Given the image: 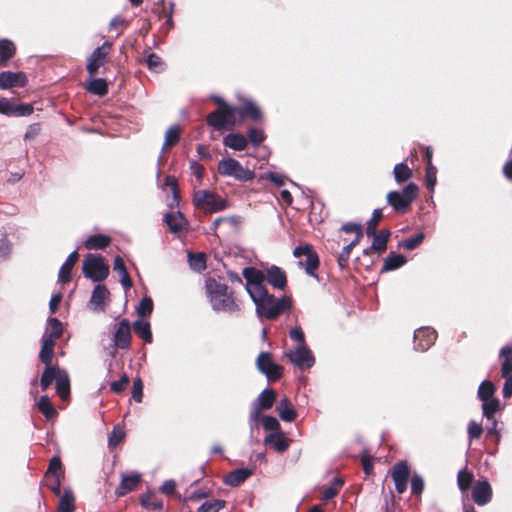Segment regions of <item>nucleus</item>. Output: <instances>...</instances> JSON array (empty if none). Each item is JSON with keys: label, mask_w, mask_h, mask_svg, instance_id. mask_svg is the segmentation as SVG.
Returning <instances> with one entry per match:
<instances>
[{"label": "nucleus", "mask_w": 512, "mask_h": 512, "mask_svg": "<svg viewBox=\"0 0 512 512\" xmlns=\"http://www.w3.org/2000/svg\"><path fill=\"white\" fill-rule=\"evenodd\" d=\"M205 292L214 311L230 314L241 311V302L227 284L209 277L205 281Z\"/></svg>", "instance_id": "nucleus-1"}, {"label": "nucleus", "mask_w": 512, "mask_h": 512, "mask_svg": "<svg viewBox=\"0 0 512 512\" xmlns=\"http://www.w3.org/2000/svg\"><path fill=\"white\" fill-rule=\"evenodd\" d=\"M252 301L256 306L258 317L271 321L278 319L281 315L288 312L292 306L290 297L276 298L268 290L252 298Z\"/></svg>", "instance_id": "nucleus-2"}, {"label": "nucleus", "mask_w": 512, "mask_h": 512, "mask_svg": "<svg viewBox=\"0 0 512 512\" xmlns=\"http://www.w3.org/2000/svg\"><path fill=\"white\" fill-rule=\"evenodd\" d=\"M212 101L217 104V109L209 113L206 117V122L209 126L216 130H222L224 128H233L236 125V119L232 115V106L226 103V101L217 95L212 96Z\"/></svg>", "instance_id": "nucleus-3"}, {"label": "nucleus", "mask_w": 512, "mask_h": 512, "mask_svg": "<svg viewBox=\"0 0 512 512\" xmlns=\"http://www.w3.org/2000/svg\"><path fill=\"white\" fill-rule=\"evenodd\" d=\"M419 188L411 182L407 184L402 192L390 191L387 194V202L392 206L397 213H406L412 204V202L418 197Z\"/></svg>", "instance_id": "nucleus-4"}, {"label": "nucleus", "mask_w": 512, "mask_h": 512, "mask_svg": "<svg viewBox=\"0 0 512 512\" xmlns=\"http://www.w3.org/2000/svg\"><path fill=\"white\" fill-rule=\"evenodd\" d=\"M83 275L94 282H101L109 275V266L101 255L88 254L82 265Z\"/></svg>", "instance_id": "nucleus-5"}, {"label": "nucleus", "mask_w": 512, "mask_h": 512, "mask_svg": "<svg viewBox=\"0 0 512 512\" xmlns=\"http://www.w3.org/2000/svg\"><path fill=\"white\" fill-rule=\"evenodd\" d=\"M293 255L299 259V266L303 267L309 276L318 277L317 271L320 265V259L311 244L306 243L295 247Z\"/></svg>", "instance_id": "nucleus-6"}, {"label": "nucleus", "mask_w": 512, "mask_h": 512, "mask_svg": "<svg viewBox=\"0 0 512 512\" xmlns=\"http://www.w3.org/2000/svg\"><path fill=\"white\" fill-rule=\"evenodd\" d=\"M218 172L222 176L233 177L241 182L252 181L255 177L254 171L243 167L242 164L234 158H225L218 163Z\"/></svg>", "instance_id": "nucleus-7"}, {"label": "nucleus", "mask_w": 512, "mask_h": 512, "mask_svg": "<svg viewBox=\"0 0 512 512\" xmlns=\"http://www.w3.org/2000/svg\"><path fill=\"white\" fill-rule=\"evenodd\" d=\"M193 204L206 214L219 212L227 207L225 200L220 199L215 193L208 190H199L193 196Z\"/></svg>", "instance_id": "nucleus-8"}, {"label": "nucleus", "mask_w": 512, "mask_h": 512, "mask_svg": "<svg viewBox=\"0 0 512 512\" xmlns=\"http://www.w3.org/2000/svg\"><path fill=\"white\" fill-rule=\"evenodd\" d=\"M242 276L246 280V291L252 298L264 293L267 288L264 286L265 274L255 267H245Z\"/></svg>", "instance_id": "nucleus-9"}, {"label": "nucleus", "mask_w": 512, "mask_h": 512, "mask_svg": "<svg viewBox=\"0 0 512 512\" xmlns=\"http://www.w3.org/2000/svg\"><path fill=\"white\" fill-rule=\"evenodd\" d=\"M111 49L112 44L109 42H104L100 47H97L92 52L88 58L86 66L87 72L90 76H95L98 74L99 68L107 62Z\"/></svg>", "instance_id": "nucleus-10"}, {"label": "nucleus", "mask_w": 512, "mask_h": 512, "mask_svg": "<svg viewBox=\"0 0 512 512\" xmlns=\"http://www.w3.org/2000/svg\"><path fill=\"white\" fill-rule=\"evenodd\" d=\"M233 118L237 120H251L254 122H261L263 114L259 106L250 99H245L240 106L232 108Z\"/></svg>", "instance_id": "nucleus-11"}, {"label": "nucleus", "mask_w": 512, "mask_h": 512, "mask_svg": "<svg viewBox=\"0 0 512 512\" xmlns=\"http://www.w3.org/2000/svg\"><path fill=\"white\" fill-rule=\"evenodd\" d=\"M285 357L300 369H308L315 363V358L307 345H299L295 350L285 352Z\"/></svg>", "instance_id": "nucleus-12"}, {"label": "nucleus", "mask_w": 512, "mask_h": 512, "mask_svg": "<svg viewBox=\"0 0 512 512\" xmlns=\"http://www.w3.org/2000/svg\"><path fill=\"white\" fill-rule=\"evenodd\" d=\"M34 107L28 103H15L13 100L0 98V114L8 117H24L33 113Z\"/></svg>", "instance_id": "nucleus-13"}, {"label": "nucleus", "mask_w": 512, "mask_h": 512, "mask_svg": "<svg viewBox=\"0 0 512 512\" xmlns=\"http://www.w3.org/2000/svg\"><path fill=\"white\" fill-rule=\"evenodd\" d=\"M391 477L395 484V490L402 494L407 489L408 479L410 477V468L406 461L397 462L391 471Z\"/></svg>", "instance_id": "nucleus-14"}, {"label": "nucleus", "mask_w": 512, "mask_h": 512, "mask_svg": "<svg viewBox=\"0 0 512 512\" xmlns=\"http://www.w3.org/2000/svg\"><path fill=\"white\" fill-rule=\"evenodd\" d=\"M437 333L434 329L422 327L414 332V348L417 351H427L436 341Z\"/></svg>", "instance_id": "nucleus-15"}, {"label": "nucleus", "mask_w": 512, "mask_h": 512, "mask_svg": "<svg viewBox=\"0 0 512 512\" xmlns=\"http://www.w3.org/2000/svg\"><path fill=\"white\" fill-rule=\"evenodd\" d=\"M131 324L126 318L122 319L113 335L114 345L119 349H129L131 346Z\"/></svg>", "instance_id": "nucleus-16"}, {"label": "nucleus", "mask_w": 512, "mask_h": 512, "mask_svg": "<svg viewBox=\"0 0 512 512\" xmlns=\"http://www.w3.org/2000/svg\"><path fill=\"white\" fill-rule=\"evenodd\" d=\"M28 78L24 72L3 71L0 73V89L6 90L13 87H25Z\"/></svg>", "instance_id": "nucleus-17"}, {"label": "nucleus", "mask_w": 512, "mask_h": 512, "mask_svg": "<svg viewBox=\"0 0 512 512\" xmlns=\"http://www.w3.org/2000/svg\"><path fill=\"white\" fill-rule=\"evenodd\" d=\"M492 495V487L486 479L477 481L472 488V499L479 506L488 504Z\"/></svg>", "instance_id": "nucleus-18"}, {"label": "nucleus", "mask_w": 512, "mask_h": 512, "mask_svg": "<svg viewBox=\"0 0 512 512\" xmlns=\"http://www.w3.org/2000/svg\"><path fill=\"white\" fill-rule=\"evenodd\" d=\"M265 280L273 288L278 290H285L287 287V276L285 271L275 265L266 270Z\"/></svg>", "instance_id": "nucleus-19"}, {"label": "nucleus", "mask_w": 512, "mask_h": 512, "mask_svg": "<svg viewBox=\"0 0 512 512\" xmlns=\"http://www.w3.org/2000/svg\"><path fill=\"white\" fill-rule=\"evenodd\" d=\"M164 223L168 226L171 233L182 232L187 230L188 227V221L180 211L166 213Z\"/></svg>", "instance_id": "nucleus-20"}, {"label": "nucleus", "mask_w": 512, "mask_h": 512, "mask_svg": "<svg viewBox=\"0 0 512 512\" xmlns=\"http://www.w3.org/2000/svg\"><path fill=\"white\" fill-rule=\"evenodd\" d=\"M110 298V292L104 284H97L94 287L90 298V304L93 310L103 312L105 310V303Z\"/></svg>", "instance_id": "nucleus-21"}, {"label": "nucleus", "mask_w": 512, "mask_h": 512, "mask_svg": "<svg viewBox=\"0 0 512 512\" xmlns=\"http://www.w3.org/2000/svg\"><path fill=\"white\" fill-rule=\"evenodd\" d=\"M66 370L61 369L57 364H48L45 365L44 371L42 372L40 378V387L42 391H46L53 381H57V379L62 375V372Z\"/></svg>", "instance_id": "nucleus-22"}, {"label": "nucleus", "mask_w": 512, "mask_h": 512, "mask_svg": "<svg viewBox=\"0 0 512 512\" xmlns=\"http://www.w3.org/2000/svg\"><path fill=\"white\" fill-rule=\"evenodd\" d=\"M79 260V253L73 251L69 254L66 261L62 264L58 273V281L67 284L72 280V270Z\"/></svg>", "instance_id": "nucleus-23"}, {"label": "nucleus", "mask_w": 512, "mask_h": 512, "mask_svg": "<svg viewBox=\"0 0 512 512\" xmlns=\"http://www.w3.org/2000/svg\"><path fill=\"white\" fill-rule=\"evenodd\" d=\"M140 481L141 476L138 473H133L130 475L123 474L121 482L115 491L116 495L121 497L134 491L137 488Z\"/></svg>", "instance_id": "nucleus-24"}, {"label": "nucleus", "mask_w": 512, "mask_h": 512, "mask_svg": "<svg viewBox=\"0 0 512 512\" xmlns=\"http://www.w3.org/2000/svg\"><path fill=\"white\" fill-rule=\"evenodd\" d=\"M253 470L249 468H238L229 472L224 477V483L230 487H238L244 483L251 475Z\"/></svg>", "instance_id": "nucleus-25"}, {"label": "nucleus", "mask_w": 512, "mask_h": 512, "mask_svg": "<svg viewBox=\"0 0 512 512\" xmlns=\"http://www.w3.org/2000/svg\"><path fill=\"white\" fill-rule=\"evenodd\" d=\"M264 443L272 446L276 452L283 453L288 450L291 439L286 438L282 432H274L265 437Z\"/></svg>", "instance_id": "nucleus-26"}, {"label": "nucleus", "mask_w": 512, "mask_h": 512, "mask_svg": "<svg viewBox=\"0 0 512 512\" xmlns=\"http://www.w3.org/2000/svg\"><path fill=\"white\" fill-rule=\"evenodd\" d=\"M276 411L283 421L293 422L297 418V412L287 397L279 401L276 406Z\"/></svg>", "instance_id": "nucleus-27"}, {"label": "nucleus", "mask_w": 512, "mask_h": 512, "mask_svg": "<svg viewBox=\"0 0 512 512\" xmlns=\"http://www.w3.org/2000/svg\"><path fill=\"white\" fill-rule=\"evenodd\" d=\"M16 45L10 39H0V66H7L8 62L15 56Z\"/></svg>", "instance_id": "nucleus-28"}, {"label": "nucleus", "mask_w": 512, "mask_h": 512, "mask_svg": "<svg viewBox=\"0 0 512 512\" xmlns=\"http://www.w3.org/2000/svg\"><path fill=\"white\" fill-rule=\"evenodd\" d=\"M181 131V126L179 124H174L168 128L165 132L162 151H167L179 143Z\"/></svg>", "instance_id": "nucleus-29"}, {"label": "nucleus", "mask_w": 512, "mask_h": 512, "mask_svg": "<svg viewBox=\"0 0 512 512\" xmlns=\"http://www.w3.org/2000/svg\"><path fill=\"white\" fill-rule=\"evenodd\" d=\"M223 144L230 149L243 151L248 146V140L240 133H230L223 138Z\"/></svg>", "instance_id": "nucleus-30"}, {"label": "nucleus", "mask_w": 512, "mask_h": 512, "mask_svg": "<svg viewBox=\"0 0 512 512\" xmlns=\"http://www.w3.org/2000/svg\"><path fill=\"white\" fill-rule=\"evenodd\" d=\"M111 237L105 234H94L89 236L84 245L88 250H102L111 244Z\"/></svg>", "instance_id": "nucleus-31"}, {"label": "nucleus", "mask_w": 512, "mask_h": 512, "mask_svg": "<svg viewBox=\"0 0 512 512\" xmlns=\"http://www.w3.org/2000/svg\"><path fill=\"white\" fill-rule=\"evenodd\" d=\"M391 233L387 229L381 230L379 233H375L371 237H373V241L370 247V250H373L379 254H382L387 249V243L389 240Z\"/></svg>", "instance_id": "nucleus-32"}, {"label": "nucleus", "mask_w": 512, "mask_h": 512, "mask_svg": "<svg viewBox=\"0 0 512 512\" xmlns=\"http://www.w3.org/2000/svg\"><path fill=\"white\" fill-rule=\"evenodd\" d=\"M56 342L51 341L50 339H41V349L39 352V360L44 364H53L54 357V348Z\"/></svg>", "instance_id": "nucleus-33"}, {"label": "nucleus", "mask_w": 512, "mask_h": 512, "mask_svg": "<svg viewBox=\"0 0 512 512\" xmlns=\"http://www.w3.org/2000/svg\"><path fill=\"white\" fill-rule=\"evenodd\" d=\"M113 269L120 274V282H121L122 286L126 289L131 288L133 285V282H132V279L127 271L125 262L121 256L117 255L114 258Z\"/></svg>", "instance_id": "nucleus-34"}, {"label": "nucleus", "mask_w": 512, "mask_h": 512, "mask_svg": "<svg viewBox=\"0 0 512 512\" xmlns=\"http://www.w3.org/2000/svg\"><path fill=\"white\" fill-rule=\"evenodd\" d=\"M63 334V326L59 319L57 318H49L48 319V327L45 330L42 338L50 339L53 342H56Z\"/></svg>", "instance_id": "nucleus-35"}, {"label": "nucleus", "mask_w": 512, "mask_h": 512, "mask_svg": "<svg viewBox=\"0 0 512 512\" xmlns=\"http://www.w3.org/2000/svg\"><path fill=\"white\" fill-rule=\"evenodd\" d=\"M475 480L474 474L467 467L459 470L457 474V485L462 493H466Z\"/></svg>", "instance_id": "nucleus-36"}, {"label": "nucleus", "mask_w": 512, "mask_h": 512, "mask_svg": "<svg viewBox=\"0 0 512 512\" xmlns=\"http://www.w3.org/2000/svg\"><path fill=\"white\" fill-rule=\"evenodd\" d=\"M277 398V393L272 388L264 389L258 396L256 405L263 410H269L273 407Z\"/></svg>", "instance_id": "nucleus-37"}, {"label": "nucleus", "mask_w": 512, "mask_h": 512, "mask_svg": "<svg viewBox=\"0 0 512 512\" xmlns=\"http://www.w3.org/2000/svg\"><path fill=\"white\" fill-rule=\"evenodd\" d=\"M133 329L136 335L146 343H151L153 336L150 323L146 320L138 319L133 323Z\"/></svg>", "instance_id": "nucleus-38"}, {"label": "nucleus", "mask_w": 512, "mask_h": 512, "mask_svg": "<svg viewBox=\"0 0 512 512\" xmlns=\"http://www.w3.org/2000/svg\"><path fill=\"white\" fill-rule=\"evenodd\" d=\"M407 259L401 254L390 252L389 255L384 259L382 271H392L400 268L406 263Z\"/></svg>", "instance_id": "nucleus-39"}, {"label": "nucleus", "mask_w": 512, "mask_h": 512, "mask_svg": "<svg viewBox=\"0 0 512 512\" xmlns=\"http://www.w3.org/2000/svg\"><path fill=\"white\" fill-rule=\"evenodd\" d=\"M164 186L169 188L172 192V201L168 204L170 208L179 205L180 202V190L178 181L175 176L168 175L164 179Z\"/></svg>", "instance_id": "nucleus-40"}, {"label": "nucleus", "mask_w": 512, "mask_h": 512, "mask_svg": "<svg viewBox=\"0 0 512 512\" xmlns=\"http://www.w3.org/2000/svg\"><path fill=\"white\" fill-rule=\"evenodd\" d=\"M75 497L69 489L64 490L63 495L59 499L57 512H74Z\"/></svg>", "instance_id": "nucleus-41"}, {"label": "nucleus", "mask_w": 512, "mask_h": 512, "mask_svg": "<svg viewBox=\"0 0 512 512\" xmlns=\"http://www.w3.org/2000/svg\"><path fill=\"white\" fill-rule=\"evenodd\" d=\"M500 357L504 360L501 365V375L502 377L511 376L512 372V346H504L500 350Z\"/></svg>", "instance_id": "nucleus-42"}, {"label": "nucleus", "mask_w": 512, "mask_h": 512, "mask_svg": "<svg viewBox=\"0 0 512 512\" xmlns=\"http://www.w3.org/2000/svg\"><path fill=\"white\" fill-rule=\"evenodd\" d=\"M56 392L62 400H66L70 396V379L67 371L62 372V375L56 381Z\"/></svg>", "instance_id": "nucleus-43"}, {"label": "nucleus", "mask_w": 512, "mask_h": 512, "mask_svg": "<svg viewBox=\"0 0 512 512\" xmlns=\"http://www.w3.org/2000/svg\"><path fill=\"white\" fill-rule=\"evenodd\" d=\"M87 90L92 94L103 97L108 93L107 81L103 78H94L88 83Z\"/></svg>", "instance_id": "nucleus-44"}, {"label": "nucleus", "mask_w": 512, "mask_h": 512, "mask_svg": "<svg viewBox=\"0 0 512 512\" xmlns=\"http://www.w3.org/2000/svg\"><path fill=\"white\" fill-rule=\"evenodd\" d=\"M37 406L38 410L46 417L47 420L53 419L57 415L55 407L46 395L40 397Z\"/></svg>", "instance_id": "nucleus-45"}, {"label": "nucleus", "mask_w": 512, "mask_h": 512, "mask_svg": "<svg viewBox=\"0 0 512 512\" xmlns=\"http://www.w3.org/2000/svg\"><path fill=\"white\" fill-rule=\"evenodd\" d=\"M501 404L498 398L489 399L486 402L482 401V412L483 416L487 420L495 418V414L500 410Z\"/></svg>", "instance_id": "nucleus-46"}, {"label": "nucleus", "mask_w": 512, "mask_h": 512, "mask_svg": "<svg viewBox=\"0 0 512 512\" xmlns=\"http://www.w3.org/2000/svg\"><path fill=\"white\" fill-rule=\"evenodd\" d=\"M393 175L397 183H403L412 177L413 172L406 163H399L394 166Z\"/></svg>", "instance_id": "nucleus-47"}, {"label": "nucleus", "mask_w": 512, "mask_h": 512, "mask_svg": "<svg viewBox=\"0 0 512 512\" xmlns=\"http://www.w3.org/2000/svg\"><path fill=\"white\" fill-rule=\"evenodd\" d=\"M358 244L359 243L357 242V240H352L349 244L343 247L341 253L337 257V262L340 269L344 270L348 268L351 251Z\"/></svg>", "instance_id": "nucleus-48"}, {"label": "nucleus", "mask_w": 512, "mask_h": 512, "mask_svg": "<svg viewBox=\"0 0 512 512\" xmlns=\"http://www.w3.org/2000/svg\"><path fill=\"white\" fill-rule=\"evenodd\" d=\"M64 473L62 462L59 456H53L49 461V466L45 474L46 480L51 477L62 476Z\"/></svg>", "instance_id": "nucleus-49"}, {"label": "nucleus", "mask_w": 512, "mask_h": 512, "mask_svg": "<svg viewBox=\"0 0 512 512\" xmlns=\"http://www.w3.org/2000/svg\"><path fill=\"white\" fill-rule=\"evenodd\" d=\"M495 390H496L495 385L491 381L484 380L479 385L478 398L481 401H485V402L489 399H493V398H495L494 397Z\"/></svg>", "instance_id": "nucleus-50"}, {"label": "nucleus", "mask_w": 512, "mask_h": 512, "mask_svg": "<svg viewBox=\"0 0 512 512\" xmlns=\"http://www.w3.org/2000/svg\"><path fill=\"white\" fill-rule=\"evenodd\" d=\"M141 505L150 510H161L163 508V501L155 494H146L141 497Z\"/></svg>", "instance_id": "nucleus-51"}, {"label": "nucleus", "mask_w": 512, "mask_h": 512, "mask_svg": "<svg viewBox=\"0 0 512 512\" xmlns=\"http://www.w3.org/2000/svg\"><path fill=\"white\" fill-rule=\"evenodd\" d=\"M384 218L382 209H375L372 214V218L367 222L366 235L368 237L374 235L377 232V227L381 220Z\"/></svg>", "instance_id": "nucleus-52"}, {"label": "nucleus", "mask_w": 512, "mask_h": 512, "mask_svg": "<svg viewBox=\"0 0 512 512\" xmlns=\"http://www.w3.org/2000/svg\"><path fill=\"white\" fill-rule=\"evenodd\" d=\"M125 438V431L120 426H115L109 435L108 446L110 449L116 448Z\"/></svg>", "instance_id": "nucleus-53"}, {"label": "nucleus", "mask_w": 512, "mask_h": 512, "mask_svg": "<svg viewBox=\"0 0 512 512\" xmlns=\"http://www.w3.org/2000/svg\"><path fill=\"white\" fill-rule=\"evenodd\" d=\"M153 300L149 296H145L140 301L138 307H137V314L144 318L149 317L153 312Z\"/></svg>", "instance_id": "nucleus-54"}, {"label": "nucleus", "mask_w": 512, "mask_h": 512, "mask_svg": "<svg viewBox=\"0 0 512 512\" xmlns=\"http://www.w3.org/2000/svg\"><path fill=\"white\" fill-rule=\"evenodd\" d=\"M283 370L284 368L281 365L273 363L262 373L267 377L269 381L275 382L278 381L283 376Z\"/></svg>", "instance_id": "nucleus-55"}, {"label": "nucleus", "mask_w": 512, "mask_h": 512, "mask_svg": "<svg viewBox=\"0 0 512 512\" xmlns=\"http://www.w3.org/2000/svg\"><path fill=\"white\" fill-rule=\"evenodd\" d=\"M341 230L346 233H354L355 238L353 240H357L358 243H360L361 239L363 238V229L361 224L347 222L342 225Z\"/></svg>", "instance_id": "nucleus-56"}, {"label": "nucleus", "mask_w": 512, "mask_h": 512, "mask_svg": "<svg viewBox=\"0 0 512 512\" xmlns=\"http://www.w3.org/2000/svg\"><path fill=\"white\" fill-rule=\"evenodd\" d=\"M425 235L424 233H418L410 238H407L401 242V247H403L406 250H414L418 246L422 244L424 241Z\"/></svg>", "instance_id": "nucleus-57"}, {"label": "nucleus", "mask_w": 512, "mask_h": 512, "mask_svg": "<svg viewBox=\"0 0 512 512\" xmlns=\"http://www.w3.org/2000/svg\"><path fill=\"white\" fill-rule=\"evenodd\" d=\"M151 11L157 16L158 20H161L170 12V2L166 3L164 0L158 1L153 4Z\"/></svg>", "instance_id": "nucleus-58"}, {"label": "nucleus", "mask_w": 512, "mask_h": 512, "mask_svg": "<svg viewBox=\"0 0 512 512\" xmlns=\"http://www.w3.org/2000/svg\"><path fill=\"white\" fill-rule=\"evenodd\" d=\"M226 505L224 500H214L212 502L203 503L197 510V512H219Z\"/></svg>", "instance_id": "nucleus-59"}, {"label": "nucleus", "mask_w": 512, "mask_h": 512, "mask_svg": "<svg viewBox=\"0 0 512 512\" xmlns=\"http://www.w3.org/2000/svg\"><path fill=\"white\" fill-rule=\"evenodd\" d=\"M146 65L153 72H160L163 70L162 59L156 53H150L147 56Z\"/></svg>", "instance_id": "nucleus-60"}, {"label": "nucleus", "mask_w": 512, "mask_h": 512, "mask_svg": "<svg viewBox=\"0 0 512 512\" xmlns=\"http://www.w3.org/2000/svg\"><path fill=\"white\" fill-rule=\"evenodd\" d=\"M248 138L254 147H258L266 138L264 131L255 127L248 130Z\"/></svg>", "instance_id": "nucleus-61"}, {"label": "nucleus", "mask_w": 512, "mask_h": 512, "mask_svg": "<svg viewBox=\"0 0 512 512\" xmlns=\"http://www.w3.org/2000/svg\"><path fill=\"white\" fill-rule=\"evenodd\" d=\"M273 363L272 355L269 352H261L256 359V366L261 373Z\"/></svg>", "instance_id": "nucleus-62"}, {"label": "nucleus", "mask_w": 512, "mask_h": 512, "mask_svg": "<svg viewBox=\"0 0 512 512\" xmlns=\"http://www.w3.org/2000/svg\"><path fill=\"white\" fill-rule=\"evenodd\" d=\"M189 261L191 267L196 270H202L206 268V255L204 253H190Z\"/></svg>", "instance_id": "nucleus-63"}, {"label": "nucleus", "mask_w": 512, "mask_h": 512, "mask_svg": "<svg viewBox=\"0 0 512 512\" xmlns=\"http://www.w3.org/2000/svg\"><path fill=\"white\" fill-rule=\"evenodd\" d=\"M426 187L433 191L437 182V168L434 165L426 166Z\"/></svg>", "instance_id": "nucleus-64"}]
</instances>
